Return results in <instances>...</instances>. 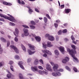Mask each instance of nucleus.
I'll use <instances>...</instances> for the list:
<instances>
[{
    "instance_id": "nucleus-1",
    "label": "nucleus",
    "mask_w": 79,
    "mask_h": 79,
    "mask_svg": "<svg viewBox=\"0 0 79 79\" xmlns=\"http://www.w3.org/2000/svg\"><path fill=\"white\" fill-rule=\"evenodd\" d=\"M72 48H73V49L72 50H70L69 48H68L67 49V52H69V54L71 55L72 57L76 61L77 60V59L75 57L74 53H76V47L75 45H71Z\"/></svg>"
},
{
    "instance_id": "nucleus-2",
    "label": "nucleus",
    "mask_w": 79,
    "mask_h": 79,
    "mask_svg": "<svg viewBox=\"0 0 79 79\" xmlns=\"http://www.w3.org/2000/svg\"><path fill=\"white\" fill-rule=\"evenodd\" d=\"M8 16H9L10 17L7 16H6V15H3V14H2L0 13V16L1 17H2V18H4V19H8V20H9V21H12V22H14V20H15V18L13 17L11 15H10L9 14H7Z\"/></svg>"
},
{
    "instance_id": "nucleus-3",
    "label": "nucleus",
    "mask_w": 79,
    "mask_h": 79,
    "mask_svg": "<svg viewBox=\"0 0 79 79\" xmlns=\"http://www.w3.org/2000/svg\"><path fill=\"white\" fill-rule=\"evenodd\" d=\"M58 64H55L53 67V70L55 72L60 71V72H63V69H60L59 70H58Z\"/></svg>"
},
{
    "instance_id": "nucleus-4",
    "label": "nucleus",
    "mask_w": 79,
    "mask_h": 79,
    "mask_svg": "<svg viewBox=\"0 0 79 79\" xmlns=\"http://www.w3.org/2000/svg\"><path fill=\"white\" fill-rule=\"evenodd\" d=\"M10 47L11 48H12L15 51V52L16 53H19V51L18 50V49L17 48L16 46L13 45H12L10 46Z\"/></svg>"
},
{
    "instance_id": "nucleus-5",
    "label": "nucleus",
    "mask_w": 79,
    "mask_h": 79,
    "mask_svg": "<svg viewBox=\"0 0 79 79\" xmlns=\"http://www.w3.org/2000/svg\"><path fill=\"white\" fill-rule=\"evenodd\" d=\"M42 52L44 53H47V54H48V55H52V52H49V51L47 49L42 50Z\"/></svg>"
},
{
    "instance_id": "nucleus-6",
    "label": "nucleus",
    "mask_w": 79,
    "mask_h": 79,
    "mask_svg": "<svg viewBox=\"0 0 79 79\" xmlns=\"http://www.w3.org/2000/svg\"><path fill=\"white\" fill-rule=\"evenodd\" d=\"M31 69L33 71L35 72V71H36L37 72L38 71V69H37V66H35L34 67H31Z\"/></svg>"
},
{
    "instance_id": "nucleus-7",
    "label": "nucleus",
    "mask_w": 79,
    "mask_h": 79,
    "mask_svg": "<svg viewBox=\"0 0 79 79\" xmlns=\"http://www.w3.org/2000/svg\"><path fill=\"white\" fill-rule=\"evenodd\" d=\"M15 31L16 33H15V32H14V35H15V36H16V37H18V34H19V30H18V29L17 28H15Z\"/></svg>"
},
{
    "instance_id": "nucleus-8",
    "label": "nucleus",
    "mask_w": 79,
    "mask_h": 79,
    "mask_svg": "<svg viewBox=\"0 0 79 79\" xmlns=\"http://www.w3.org/2000/svg\"><path fill=\"white\" fill-rule=\"evenodd\" d=\"M28 45L30 50H32L33 51H34V50H35V48H34L35 47L33 45H32V44H28Z\"/></svg>"
},
{
    "instance_id": "nucleus-9",
    "label": "nucleus",
    "mask_w": 79,
    "mask_h": 79,
    "mask_svg": "<svg viewBox=\"0 0 79 79\" xmlns=\"http://www.w3.org/2000/svg\"><path fill=\"white\" fill-rule=\"evenodd\" d=\"M23 31L24 32V35L25 36H28L29 35V32H28V30H26L24 28L23 29Z\"/></svg>"
},
{
    "instance_id": "nucleus-10",
    "label": "nucleus",
    "mask_w": 79,
    "mask_h": 79,
    "mask_svg": "<svg viewBox=\"0 0 79 79\" xmlns=\"http://www.w3.org/2000/svg\"><path fill=\"white\" fill-rule=\"evenodd\" d=\"M46 69H47L48 71H51V72H52V67L50 66L49 65L47 64V67H46Z\"/></svg>"
},
{
    "instance_id": "nucleus-11",
    "label": "nucleus",
    "mask_w": 79,
    "mask_h": 79,
    "mask_svg": "<svg viewBox=\"0 0 79 79\" xmlns=\"http://www.w3.org/2000/svg\"><path fill=\"white\" fill-rule=\"evenodd\" d=\"M23 62L21 61H19L18 63L20 67L22 69H24V68L22 64H23Z\"/></svg>"
},
{
    "instance_id": "nucleus-12",
    "label": "nucleus",
    "mask_w": 79,
    "mask_h": 79,
    "mask_svg": "<svg viewBox=\"0 0 79 79\" xmlns=\"http://www.w3.org/2000/svg\"><path fill=\"white\" fill-rule=\"evenodd\" d=\"M66 59H64L62 60V62L63 63H64L65 64V63H66L67 61H69V57H66Z\"/></svg>"
},
{
    "instance_id": "nucleus-13",
    "label": "nucleus",
    "mask_w": 79,
    "mask_h": 79,
    "mask_svg": "<svg viewBox=\"0 0 79 79\" xmlns=\"http://www.w3.org/2000/svg\"><path fill=\"white\" fill-rule=\"evenodd\" d=\"M2 3L3 5H9V6H11L12 5V4L10 2H6L5 1L3 2H2Z\"/></svg>"
},
{
    "instance_id": "nucleus-14",
    "label": "nucleus",
    "mask_w": 79,
    "mask_h": 79,
    "mask_svg": "<svg viewBox=\"0 0 79 79\" xmlns=\"http://www.w3.org/2000/svg\"><path fill=\"white\" fill-rule=\"evenodd\" d=\"M48 39L51 41H53L55 40V38L52 36H50L48 37Z\"/></svg>"
},
{
    "instance_id": "nucleus-15",
    "label": "nucleus",
    "mask_w": 79,
    "mask_h": 79,
    "mask_svg": "<svg viewBox=\"0 0 79 79\" xmlns=\"http://www.w3.org/2000/svg\"><path fill=\"white\" fill-rule=\"evenodd\" d=\"M64 11L66 14H68V13H69L70 12H71V10L69 9H65Z\"/></svg>"
},
{
    "instance_id": "nucleus-16",
    "label": "nucleus",
    "mask_w": 79,
    "mask_h": 79,
    "mask_svg": "<svg viewBox=\"0 0 79 79\" xmlns=\"http://www.w3.org/2000/svg\"><path fill=\"white\" fill-rule=\"evenodd\" d=\"M28 52L29 54L32 55V54H34V53H35V51L32 52V51L30 49H28Z\"/></svg>"
},
{
    "instance_id": "nucleus-17",
    "label": "nucleus",
    "mask_w": 79,
    "mask_h": 79,
    "mask_svg": "<svg viewBox=\"0 0 79 79\" xmlns=\"http://www.w3.org/2000/svg\"><path fill=\"white\" fill-rule=\"evenodd\" d=\"M35 39L37 42H40L41 40L40 37L39 36H36L35 37Z\"/></svg>"
},
{
    "instance_id": "nucleus-18",
    "label": "nucleus",
    "mask_w": 79,
    "mask_h": 79,
    "mask_svg": "<svg viewBox=\"0 0 79 79\" xmlns=\"http://www.w3.org/2000/svg\"><path fill=\"white\" fill-rule=\"evenodd\" d=\"M47 47H52L53 46V45L51 44V42L50 41H48L47 42Z\"/></svg>"
},
{
    "instance_id": "nucleus-19",
    "label": "nucleus",
    "mask_w": 79,
    "mask_h": 79,
    "mask_svg": "<svg viewBox=\"0 0 79 79\" xmlns=\"http://www.w3.org/2000/svg\"><path fill=\"white\" fill-rule=\"evenodd\" d=\"M59 50L60 52H64V48L62 47H60Z\"/></svg>"
},
{
    "instance_id": "nucleus-20",
    "label": "nucleus",
    "mask_w": 79,
    "mask_h": 79,
    "mask_svg": "<svg viewBox=\"0 0 79 79\" xmlns=\"http://www.w3.org/2000/svg\"><path fill=\"white\" fill-rule=\"evenodd\" d=\"M0 39L3 42H4V43H6V40L5 39V38L3 37H1L0 38Z\"/></svg>"
},
{
    "instance_id": "nucleus-21",
    "label": "nucleus",
    "mask_w": 79,
    "mask_h": 79,
    "mask_svg": "<svg viewBox=\"0 0 79 79\" xmlns=\"http://www.w3.org/2000/svg\"><path fill=\"white\" fill-rule=\"evenodd\" d=\"M39 63V60L37 59H36L35 60V61L34 62V64L35 65H37Z\"/></svg>"
},
{
    "instance_id": "nucleus-22",
    "label": "nucleus",
    "mask_w": 79,
    "mask_h": 79,
    "mask_svg": "<svg viewBox=\"0 0 79 79\" xmlns=\"http://www.w3.org/2000/svg\"><path fill=\"white\" fill-rule=\"evenodd\" d=\"M37 72H38L40 74H44V71H42L41 70H38Z\"/></svg>"
},
{
    "instance_id": "nucleus-23",
    "label": "nucleus",
    "mask_w": 79,
    "mask_h": 79,
    "mask_svg": "<svg viewBox=\"0 0 79 79\" xmlns=\"http://www.w3.org/2000/svg\"><path fill=\"white\" fill-rule=\"evenodd\" d=\"M54 53L56 55H59V52L57 50H55L54 51Z\"/></svg>"
},
{
    "instance_id": "nucleus-24",
    "label": "nucleus",
    "mask_w": 79,
    "mask_h": 79,
    "mask_svg": "<svg viewBox=\"0 0 79 79\" xmlns=\"http://www.w3.org/2000/svg\"><path fill=\"white\" fill-rule=\"evenodd\" d=\"M21 46L22 47V49L23 50H24V52H26V48H25V47H24V45H23V44H21Z\"/></svg>"
},
{
    "instance_id": "nucleus-25",
    "label": "nucleus",
    "mask_w": 79,
    "mask_h": 79,
    "mask_svg": "<svg viewBox=\"0 0 79 79\" xmlns=\"http://www.w3.org/2000/svg\"><path fill=\"white\" fill-rule=\"evenodd\" d=\"M42 45L43 47H44V48H47V44H45V43H43Z\"/></svg>"
},
{
    "instance_id": "nucleus-26",
    "label": "nucleus",
    "mask_w": 79,
    "mask_h": 79,
    "mask_svg": "<svg viewBox=\"0 0 79 79\" xmlns=\"http://www.w3.org/2000/svg\"><path fill=\"white\" fill-rule=\"evenodd\" d=\"M65 68L66 69H67V70L69 71H71V69H70L69 67L66 66L65 67Z\"/></svg>"
},
{
    "instance_id": "nucleus-27",
    "label": "nucleus",
    "mask_w": 79,
    "mask_h": 79,
    "mask_svg": "<svg viewBox=\"0 0 79 79\" xmlns=\"http://www.w3.org/2000/svg\"><path fill=\"white\" fill-rule=\"evenodd\" d=\"M29 13H32L33 12H34V11L31 8H29V9L28 11Z\"/></svg>"
},
{
    "instance_id": "nucleus-28",
    "label": "nucleus",
    "mask_w": 79,
    "mask_h": 79,
    "mask_svg": "<svg viewBox=\"0 0 79 79\" xmlns=\"http://www.w3.org/2000/svg\"><path fill=\"white\" fill-rule=\"evenodd\" d=\"M15 59L16 60H19V57L18 55H15Z\"/></svg>"
},
{
    "instance_id": "nucleus-29",
    "label": "nucleus",
    "mask_w": 79,
    "mask_h": 79,
    "mask_svg": "<svg viewBox=\"0 0 79 79\" xmlns=\"http://www.w3.org/2000/svg\"><path fill=\"white\" fill-rule=\"evenodd\" d=\"M19 76L20 79H23V77L21 74H19Z\"/></svg>"
},
{
    "instance_id": "nucleus-30",
    "label": "nucleus",
    "mask_w": 79,
    "mask_h": 79,
    "mask_svg": "<svg viewBox=\"0 0 79 79\" xmlns=\"http://www.w3.org/2000/svg\"><path fill=\"white\" fill-rule=\"evenodd\" d=\"M52 75L53 76H55L56 77L57 76V72L56 73H52Z\"/></svg>"
},
{
    "instance_id": "nucleus-31",
    "label": "nucleus",
    "mask_w": 79,
    "mask_h": 79,
    "mask_svg": "<svg viewBox=\"0 0 79 79\" xmlns=\"http://www.w3.org/2000/svg\"><path fill=\"white\" fill-rule=\"evenodd\" d=\"M44 22H45V23H47V21H48L47 18L46 17H44Z\"/></svg>"
},
{
    "instance_id": "nucleus-32",
    "label": "nucleus",
    "mask_w": 79,
    "mask_h": 79,
    "mask_svg": "<svg viewBox=\"0 0 79 79\" xmlns=\"http://www.w3.org/2000/svg\"><path fill=\"white\" fill-rule=\"evenodd\" d=\"M10 44V41L9 40L7 41V47H8Z\"/></svg>"
},
{
    "instance_id": "nucleus-33",
    "label": "nucleus",
    "mask_w": 79,
    "mask_h": 79,
    "mask_svg": "<svg viewBox=\"0 0 79 79\" xmlns=\"http://www.w3.org/2000/svg\"><path fill=\"white\" fill-rule=\"evenodd\" d=\"M2 52H3V49L1 47V44H0V53H2Z\"/></svg>"
},
{
    "instance_id": "nucleus-34",
    "label": "nucleus",
    "mask_w": 79,
    "mask_h": 79,
    "mask_svg": "<svg viewBox=\"0 0 79 79\" xmlns=\"http://www.w3.org/2000/svg\"><path fill=\"white\" fill-rule=\"evenodd\" d=\"M68 32V31H67V29H65L63 30V31H62L63 33L64 34L65 33H66Z\"/></svg>"
},
{
    "instance_id": "nucleus-35",
    "label": "nucleus",
    "mask_w": 79,
    "mask_h": 79,
    "mask_svg": "<svg viewBox=\"0 0 79 79\" xmlns=\"http://www.w3.org/2000/svg\"><path fill=\"white\" fill-rule=\"evenodd\" d=\"M73 70L75 71V72H77V69L76 67H73Z\"/></svg>"
},
{
    "instance_id": "nucleus-36",
    "label": "nucleus",
    "mask_w": 79,
    "mask_h": 79,
    "mask_svg": "<svg viewBox=\"0 0 79 79\" xmlns=\"http://www.w3.org/2000/svg\"><path fill=\"white\" fill-rule=\"evenodd\" d=\"M30 27H31V29H34L35 28V27L34 25H31L30 26Z\"/></svg>"
},
{
    "instance_id": "nucleus-37",
    "label": "nucleus",
    "mask_w": 79,
    "mask_h": 79,
    "mask_svg": "<svg viewBox=\"0 0 79 79\" xmlns=\"http://www.w3.org/2000/svg\"><path fill=\"white\" fill-rule=\"evenodd\" d=\"M57 76H61V73L59 72H57Z\"/></svg>"
},
{
    "instance_id": "nucleus-38",
    "label": "nucleus",
    "mask_w": 79,
    "mask_h": 79,
    "mask_svg": "<svg viewBox=\"0 0 79 79\" xmlns=\"http://www.w3.org/2000/svg\"><path fill=\"white\" fill-rule=\"evenodd\" d=\"M62 33L61 30H59L58 33V35H61Z\"/></svg>"
},
{
    "instance_id": "nucleus-39",
    "label": "nucleus",
    "mask_w": 79,
    "mask_h": 79,
    "mask_svg": "<svg viewBox=\"0 0 79 79\" xmlns=\"http://www.w3.org/2000/svg\"><path fill=\"white\" fill-rule=\"evenodd\" d=\"M54 26L56 28H57L58 27V24L57 23H54Z\"/></svg>"
},
{
    "instance_id": "nucleus-40",
    "label": "nucleus",
    "mask_w": 79,
    "mask_h": 79,
    "mask_svg": "<svg viewBox=\"0 0 79 79\" xmlns=\"http://www.w3.org/2000/svg\"><path fill=\"white\" fill-rule=\"evenodd\" d=\"M22 26L24 27H25V28H27L28 29H29V27H28V26H26V25H23Z\"/></svg>"
},
{
    "instance_id": "nucleus-41",
    "label": "nucleus",
    "mask_w": 79,
    "mask_h": 79,
    "mask_svg": "<svg viewBox=\"0 0 79 79\" xmlns=\"http://www.w3.org/2000/svg\"><path fill=\"white\" fill-rule=\"evenodd\" d=\"M31 24L33 25H35V23L34 22V21H31Z\"/></svg>"
},
{
    "instance_id": "nucleus-42",
    "label": "nucleus",
    "mask_w": 79,
    "mask_h": 79,
    "mask_svg": "<svg viewBox=\"0 0 79 79\" xmlns=\"http://www.w3.org/2000/svg\"><path fill=\"white\" fill-rule=\"evenodd\" d=\"M51 35H50L48 34H46L45 35V37H48H48H50Z\"/></svg>"
},
{
    "instance_id": "nucleus-43",
    "label": "nucleus",
    "mask_w": 79,
    "mask_h": 79,
    "mask_svg": "<svg viewBox=\"0 0 79 79\" xmlns=\"http://www.w3.org/2000/svg\"><path fill=\"white\" fill-rule=\"evenodd\" d=\"M38 68H39V69H44V68H43V67H42L41 66H39L38 67Z\"/></svg>"
},
{
    "instance_id": "nucleus-44",
    "label": "nucleus",
    "mask_w": 79,
    "mask_h": 79,
    "mask_svg": "<svg viewBox=\"0 0 79 79\" xmlns=\"http://www.w3.org/2000/svg\"><path fill=\"white\" fill-rule=\"evenodd\" d=\"M40 62L41 63V64H44V61L42 59L40 60H39Z\"/></svg>"
},
{
    "instance_id": "nucleus-45",
    "label": "nucleus",
    "mask_w": 79,
    "mask_h": 79,
    "mask_svg": "<svg viewBox=\"0 0 79 79\" xmlns=\"http://www.w3.org/2000/svg\"><path fill=\"white\" fill-rule=\"evenodd\" d=\"M45 74L46 75H47L48 74V72H46L44 70L43 71V73Z\"/></svg>"
},
{
    "instance_id": "nucleus-46",
    "label": "nucleus",
    "mask_w": 79,
    "mask_h": 79,
    "mask_svg": "<svg viewBox=\"0 0 79 79\" xmlns=\"http://www.w3.org/2000/svg\"><path fill=\"white\" fill-rule=\"evenodd\" d=\"M7 77L8 78L10 79V78H11V75L9 74H7Z\"/></svg>"
},
{
    "instance_id": "nucleus-47",
    "label": "nucleus",
    "mask_w": 79,
    "mask_h": 79,
    "mask_svg": "<svg viewBox=\"0 0 79 79\" xmlns=\"http://www.w3.org/2000/svg\"><path fill=\"white\" fill-rule=\"evenodd\" d=\"M71 39L73 41H74V40H75L74 38V36H73V35H72L71 36Z\"/></svg>"
},
{
    "instance_id": "nucleus-48",
    "label": "nucleus",
    "mask_w": 79,
    "mask_h": 79,
    "mask_svg": "<svg viewBox=\"0 0 79 79\" xmlns=\"http://www.w3.org/2000/svg\"><path fill=\"white\" fill-rule=\"evenodd\" d=\"M15 42H18V38H17V37H15Z\"/></svg>"
},
{
    "instance_id": "nucleus-49",
    "label": "nucleus",
    "mask_w": 79,
    "mask_h": 79,
    "mask_svg": "<svg viewBox=\"0 0 79 79\" xmlns=\"http://www.w3.org/2000/svg\"><path fill=\"white\" fill-rule=\"evenodd\" d=\"M56 22L57 23H60V22H61V21H60V20L58 19V20H56Z\"/></svg>"
},
{
    "instance_id": "nucleus-50",
    "label": "nucleus",
    "mask_w": 79,
    "mask_h": 79,
    "mask_svg": "<svg viewBox=\"0 0 79 79\" xmlns=\"http://www.w3.org/2000/svg\"><path fill=\"white\" fill-rule=\"evenodd\" d=\"M61 8V9L62 8H64V5H61L60 6Z\"/></svg>"
},
{
    "instance_id": "nucleus-51",
    "label": "nucleus",
    "mask_w": 79,
    "mask_h": 79,
    "mask_svg": "<svg viewBox=\"0 0 79 79\" xmlns=\"http://www.w3.org/2000/svg\"><path fill=\"white\" fill-rule=\"evenodd\" d=\"M13 64V61L11 60L9 62V64Z\"/></svg>"
},
{
    "instance_id": "nucleus-52",
    "label": "nucleus",
    "mask_w": 79,
    "mask_h": 79,
    "mask_svg": "<svg viewBox=\"0 0 79 79\" xmlns=\"http://www.w3.org/2000/svg\"><path fill=\"white\" fill-rule=\"evenodd\" d=\"M46 16H47V17H48V19H51L50 17V16H49V15H48V14H47L46 15Z\"/></svg>"
},
{
    "instance_id": "nucleus-53",
    "label": "nucleus",
    "mask_w": 79,
    "mask_h": 79,
    "mask_svg": "<svg viewBox=\"0 0 79 79\" xmlns=\"http://www.w3.org/2000/svg\"><path fill=\"white\" fill-rule=\"evenodd\" d=\"M35 11L37 12V13H39V10H38V9H37V8H35Z\"/></svg>"
},
{
    "instance_id": "nucleus-54",
    "label": "nucleus",
    "mask_w": 79,
    "mask_h": 79,
    "mask_svg": "<svg viewBox=\"0 0 79 79\" xmlns=\"http://www.w3.org/2000/svg\"><path fill=\"white\" fill-rule=\"evenodd\" d=\"M50 63L52 65V66H54L56 64H54V63L52 62H50Z\"/></svg>"
},
{
    "instance_id": "nucleus-55",
    "label": "nucleus",
    "mask_w": 79,
    "mask_h": 79,
    "mask_svg": "<svg viewBox=\"0 0 79 79\" xmlns=\"http://www.w3.org/2000/svg\"><path fill=\"white\" fill-rule=\"evenodd\" d=\"M10 24H11L12 26H15V24L14 23L12 22H10Z\"/></svg>"
},
{
    "instance_id": "nucleus-56",
    "label": "nucleus",
    "mask_w": 79,
    "mask_h": 79,
    "mask_svg": "<svg viewBox=\"0 0 79 79\" xmlns=\"http://www.w3.org/2000/svg\"><path fill=\"white\" fill-rule=\"evenodd\" d=\"M43 56L44 57H47V55L45 53L43 55Z\"/></svg>"
},
{
    "instance_id": "nucleus-57",
    "label": "nucleus",
    "mask_w": 79,
    "mask_h": 79,
    "mask_svg": "<svg viewBox=\"0 0 79 79\" xmlns=\"http://www.w3.org/2000/svg\"><path fill=\"white\" fill-rule=\"evenodd\" d=\"M21 4L22 5H25V2H24L23 1H21Z\"/></svg>"
},
{
    "instance_id": "nucleus-58",
    "label": "nucleus",
    "mask_w": 79,
    "mask_h": 79,
    "mask_svg": "<svg viewBox=\"0 0 79 79\" xmlns=\"http://www.w3.org/2000/svg\"><path fill=\"white\" fill-rule=\"evenodd\" d=\"M0 21H5V20L3 19H0Z\"/></svg>"
},
{
    "instance_id": "nucleus-59",
    "label": "nucleus",
    "mask_w": 79,
    "mask_h": 79,
    "mask_svg": "<svg viewBox=\"0 0 79 79\" xmlns=\"http://www.w3.org/2000/svg\"><path fill=\"white\" fill-rule=\"evenodd\" d=\"M0 32L1 33V34H4V32L3 31H0Z\"/></svg>"
},
{
    "instance_id": "nucleus-60",
    "label": "nucleus",
    "mask_w": 79,
    "mask_h": 79,
    "mask_svg": "<svg viewBox=\"0 0 79 79\" xmlns=\"http://www.w3.org/2000/svg\"><path fill=\"white\" fill-rule=\"evenodd\" d=\"M65 5L67 6H69V4L67 3H65Z\"/></svg>"
},
{
    "instance_id": "nucleus-61",
    "label": "nucleus",
    "mask_w": 79,
    "mask_h": 79,
    "mask_svg": "<svg viewBox=\"0 0 79 79\" xmlns=\"http://www.w3.org/2000/svg\"><path fill=\"white\" fill-rule=\"evenodd\" d=\"M18 2L19 4H21V1L20 0H18Z\"/></svg>"
},
{
    "instance_id": "nucleus-62",
    "label": "nucleus",
    "mask_w": 79,
    "mask_h": 79,
    "mask_svg": "<svg viewBox=\"0 0 79 79\" xmlns=\"http://www.w3.org/2000/svg\"><path fill=\"white\" fill-rule=\"evenodd\" d=\"M10 69L12 71L14 72V69H13V68L10 67Z\"/></svg>"
},
{
    "instance_id": "nucleus-63",
    "label": "nucleus",
    "mask_w": 79,
    "mask_h": 79,
    "mask_svg": "<svg viewBox=\"0 0 79 79\" xmlns=\"http://www.w3.org/2000/svg\"><path fill=\"white\" fill-rule=\"evenodd\" d=\"M64 40H66V41H68V39H67V38H65L64 39Z\"/></svg>"
},
{
    "instance_id": "nucleus-64",
    "label": "nucleus",
    "mask_w": 79,
    "mask_h": 79,
    "mask_svg": "<svg viewBox=\"0 0 79 79\" xmlns=\"http://www.w3.org/2000/svg\"><path fill=\"white\" fill-rule=\"evenodd\" d=\"M27 75L28 76H32V74H30V73H28L27 74Z\"/></svg>"
}]
</instances>
